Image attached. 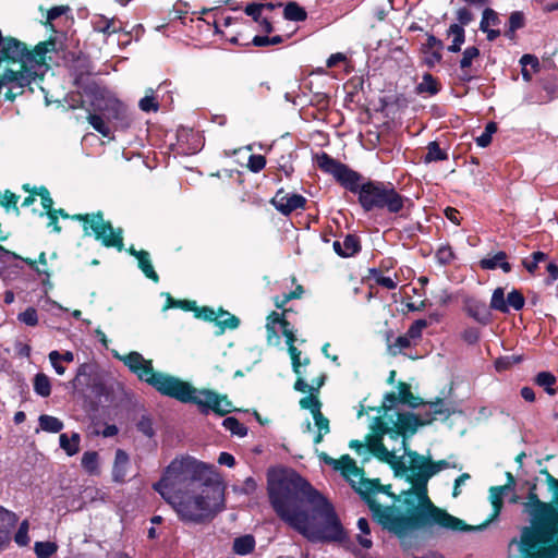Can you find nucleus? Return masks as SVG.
Segmentation results:
<instances>
[{"label":"nucleus","mask_w":558,"mask_h":558,"mask_svg":"<svg viewBox=\"0 0 558 558\" xmlns=\"http://www.w3.org/2000/svg\"><path fill=\"white\" fill-rule=\"evenodd\" d=\"M441 89V84L437 77L430 73H424L422 82L417 84L415 90L417 94H428L429 96L437 95Z\"/></svg>","instance_id":"nucleus-28"},{"label":"nucleus","mask_w":558,"mask_h":558,"mask_svg":"<svg viewBox=\"0 0 558 558\" xmlns=\"http://www.w3.org/2000/svg\"><path fill=\"white\" fill-rule=\"evenodd\" d=\"M39 426L48 433H59L63 429V422L56 416L43 414L39 416Z\"/></svg>","instance_id":"nucleus-40"},{"label":"nucleus","mask_w":558,"mask_h":558,"mask_svg":"<svg viewBox=\"0 0 558 558\" xmlns=\"http://www.w3.org/2000/svg\"><path fill=\"white\" fill-rule=\"evenodd\" d=\"M94 31L97 33H102L105 35H112L118 33L121 27L116 25L113 20H109L105 16H99L96 21L93 22Z\"/></svg>","instance_id":"nucleus-39"},{"label":"nucleus","mask_w":558,"mask_h":558,"mask_svg":"<svg viewBox=\"0 0 558 558\" xmlns=\"http://www.w3.org/2000/svg\"><path fill=\"white\" fill-rule=\"evenodd\" d=\"M418 469V472L413 474V477L417 478L421 483L427 486L428 481L436 475L438 472L446 470L450 466L449 462L445 459L434 461L430 457L421 454L418 459V465H413Z\"/></svg>","instance_id":"nucleus-17"},{"label":"nucleus","mask_w":558,"mask_h":558,"mask_svg":"<svg viewBox=\"0 0 558 558\" xmlns=\"http://www.w3.org/2000/svg\"><path fill=\"white\" fill-rule=\"evenodd\" d=\"M508 255L504 251H499L493 256H487L480 260V267L484 270H495L500 268L505 274L512 270L511 264L507 260Z\"/></svg>","instance_id":"nucleus-24"},{"label":"nucleus","mask_w":558,"mask_h":558,"mask_svg":"<svg viewBox=\"0 0 558 558\" xmlns=\"http://www.w3.org/2000/svg\"><path fill=\"white\" fill-rule=\"evenodd\" d=\"M398 402V393L390 391L384 396L383 403L379 407H369L368 411H376L377 413H384V415H389V411H391L392 407Z\"/></svg>","instance_id":"nucleus-47"},{"label":"nucleus","mask_w":558,"mask_h":558,"mask_svg":"<svg viewBox=\"0 0 558 558\" xmlns=\"http://www.w3.org/2000/svg\"><path fill=\"white\" fill-rule=\"evenodd\" d=\"M266 166V158L263 155H251L247 160V168L254 173H258Z\"/></svg>","instance_id":"nucleus-63"},{"label":"nucleus","mask_w":558,"mask_h":558,"mask_svg":"<svg viewBox=\"0 0 558 558\" xmlns=\"http://www.w3.org/2000/svg\"><path fill=\"white\" fill-rule=\"evenodd\" d=\"M166 303L162 307L163 311L169 308H180L185 312H192L195 310V301L193 300H175L170 293H166Z\"/></svg>","instance_id":"nucleus-42"},{"label":"nucleus","mask_w":558,"mask_h":558,"mask_svg":"<svg viewBox=\"0 0 558 558\" xmlns=\"http://www.w3.org/2000/svg\"><path fill=\"white\" fill-rule=\"evenodd\" d=\"M378 415L374 417L369 428L371 433L368 435L384 438L387 435L390 439L395 440V436L392 433V424L393 418L391 415H384V413H377Z\"/></svg>","instance_id":"nucleus-23"},{"label":"nucleus","mask_w":558,"mask_h":558,"mask_svg":"<svg viewBox=\"0 0 558 558\" xmlns=\"http://www.w3.org/2000/svg\"><path fill=\"white\" fill-rule=\"evenodd\" d=\"M33 386L35 392L44 398H47L51 393V384L49 377L44 373H38L35 375L33 380Z\"/></svg>","instance_id":"nucleus-38"},{"label":"nucleus","mask_w":558,"mask_h":558,"mask_svg":"<svg viewBox=\"0 0 558 558\" xmlns=\"http://www.w3.org/2000/svg\"><path fill=\"white\" fill-rule=\"evenodd\" d=\"M534 383L539 386V387H543L544 390L549 395V396H555L557 395L558 392V389L556 388V384H557V378L556 376L550 373V372H539L535 378H534Z\"/></svg>","instance_id":"nucleus-31"},{"label":"nucleus","mask_w":558,"mask_h":558,"mask_svg":"<svg viewBox=\"0 0 558 558\" xmlns=\"http://www.w3.org/2000/svg\"><path fill=\"white\" fill-rule=\"evenodd\" d=\"M51 213L62 219H71L82 223L83 235L94 236V239L101 243L105 247H113L119 252L123 250V230L121 228L114 229L111 221L105 220V215L101 210L87 214H73L70 215L63 208L56 209L53 206L50 208Z\"/></svg>","instance_id":"nucleus-7"},{"label":"nucleus","mask_w":558,"mask_h":558,"mask_svg":"<svg viewBox=\"0 0 558 558\" xmlns=\"http://www.w3.org/2000/svg\"><path fill=\"white\" fill-rule=\"evenodd\" d=\"M14 541L21 547L28 545L29 536H28V521L27 520H24L20 524L19 530L14 535Z\"/></svg>","instance_id":"nucleus-61"},{"label":"nucleus","mask_w":558,"mask_h":558,"mask_svg":"<svg viewBox=\"0 0 558 558\" xmlns=\"http://www.w3.org/2000/svg\"><path fill=\"white\" fill-rule=\"evenodd\" d=\"M194 316L198 319L214 323L218 330L216 331L217 336L222 335L227 329L234 330L236 329L241 320L238 316H230V318L217 319L216 311L210 306H197L195 303V310H192Z\"/></svg>","instance_id":"nucleus-15"},{"label":"nucleus","mask_w":558,"mask_h":558,"mask_svg":"<svg viewBox=\"0 0 558 558\" xmlns=\"http://www.w3.org/2000/svg\"><path fill=\"white\" fill-rule=\"evenodd\" d=\"M359 204L365 213L385 210L390 215L408 218L413 201L399 193L390 182L367 180L360 189Z\"/></svg>","instance_id":"nucleus-6"},{"label":"nucleus","mask_w":558,"mask_h":558,"mask_svg":"<svg viewBox=\"0 0 558 558\" xmlns=\"http://www.w3.org/2000/svg\"><path fill=\"white\" fill-rule=\"evenodd\" d=\"M87 121L104 137L110 136L111 130L100 114L88 112Z\"/></svg>","instance_id":"nucleus-46"},{"label":"nucleus","mask_w":558,"mask_h":558,"mask_svg":"<svg viewBox=\"0 0 558 558\" xmlns=\"http://www.w3.org/2000/svg\"><path fill=\"white\" fill-rule=\"evenodd\" d=\"M58 550V545L54 542H36L34 551L38 558H49Z\"/></svg>","instance_id":"nucleus-49"},{"label":"nucleus","mask_w":558,"mask_h":558,"mask_svg":"<svg viewBox=\"0 0 558 558\" xmlns=\"http://www.w3.org/2000/svg\"><path fill=\"white\" fill-rule=\"evenodd\" d=\"M398 390L399 403L405 404L412 409H416L425 404V401L421 397L414 396L410 384L405 381H399Z\"/></svg>","instance_id":"nucleus-27"},{"label":"nucleus","mask_w":558,"mask_h":558,"mask_svg":"<svg viewBox=\"0 0 558 558\" xmlns=\"http://www.w3.org/2000/svg\"><path fill=\"white\" fill-rule=\"evenodd\" d=\"M222 426L232 435L245 437L247 435V427L244 426L236 417L228 416L222 421Z\"/></svg>","instance_id":"nucleus-44"},{"label":"nucleus","mask_w":558,"mask_h":558,"mask_svg":"<svg viewBox=\"0 0 558 558\" xmlns=\"http://www.w3.org/2000/svg\"><path fill=\"white\" fill-rule=\"evenodd\" d=\"M351 487L360 495L369 508L373 519L380 525L381 515H387L386 506L380 505L374 497L375 494L381 493L393 500V505L400 500L399 495L391 492V485H383L379 478H362L359 484L351 481Z\"/></svg>","instance_id":"nucleus-8"},{"label":"nucleus","mask_w":558,"mask_h":558,"mask_svg":"<svg viewBox=\"0 0 558 558\" xmlns=\"http://www.w3.org/2000/svg\"><path fill=\"white\" fill-rule=\"evenodd\" d=\"M539 473L545 476L548 492L551 495H555V498L558 500V478L550 474L546 468L542 469Z\"/></svg>","instance_id":"nucleus-64"},{"label":"nucleus","mask_w":558,"mask_h":558,"mask_svg":"<svg viewBox=\"0 0 558 558\" xmlns=\"http://www.w3.org/2000/svg\"><path fill=\"white\" fill-rule=\"evenodd\" d=\"M480 56V49L475 46L465 48L460 60V69H470L474 59Z\"/></svg>","instance_id":"nucleus-56"},{"label":"nucleus","mask_w":558,"mask_h":558,"mask_svg":"<svg viewBox=\"0 0 558 558\" xmlns=\"http://www.w3.org/2000/svg\"><path fill=\"white\" fill-rule=\"evenodd\" d=\"M269 203L283 216H289L298 209L306 208L307 199L296 193H288L284 189H279Z\"/></svg>","instance_id":"nucleus-14"},{"label":"nucleus","mask_w":558,"mask_h":558,"mask_svg":"<svg viewBox=\"0 0 558 558\" xmlns=\"http://www.w3.org/2000/svg\"><path fill=\"white\" fill-rule=\"evenodd\" d=\"M299 403L301 409L310 410L312 415H314V413H317V411H320L322 408V402L319 401L317 395L314 392H311L308 396L303 397Z\"/></svg>","instance_id":"nucleus-51"},{"label":"nucleus","mask_w":558,"mask_h":558,"mask_svg":"<svg viewBox=\"0 0 558 558\" xmlns=\"http://www.w3.org/2000/svg\"><path fill=\"white\" fill-rule=\"evenodd\" d=\"M255 537L252 534H245L234 538L232 551L235 555L245 556L255 549Z\"/></svg>","instance_id":"nucleus-29"},{"label":"nucleus","mask_w":558,"mask_h":558,"mask_svg":"<svg viewBox=\"0 0 558 558\" xmlns=\"http://www.w3.org/2000/svg\"><path fill=\"white\" fill-rule=\"evenodd\" d=\"M282 335L286 338V343L288 345V352L291 359L293 373H298V367L300 365V356L301 351L294 345L296 341V337L294 333L293 326L291 323L284 317L280 323Z\"/></svg>","instance_id":"nucleus-20"},{"label":"nucleus","mask_w":558,"mask_h":558,"mask_svg":"<svg viewBox=\"0 0 558 558\" xmlns=\"http://www.w3.org/2000/svg\"><path fill=\"white\" fill-rule=\"evenodd\" d=\"M404 454L409 457V465L403 461V457H398L396 453L392 456V459L388 461V465L393 471V475L396 477H404L407 480L408 475H413L418 472L417 468L413 465H418V459H421V454L417 451L411 450L409 448H402Z\"/></svg>","instance_id":"nucleus-16"},{"label":"nucleus","mask_w":558,"mask_h":558,"mask_svg":"<svg viewBox=\"0 0 558 558\" xmlns=\"http://www.w3.org/2000/svg\"><path fill=\"white\" fill-rule=\"evenodd\" d=\"M489 307L492 310L498 311L502 314L509 313L507 299H505V290L501 287H498L494 290Z\"/></svg>","instance_id":"nucleus-41"},{"label":"nucleus","mask_w":558,"mask_h":558,"mask_svg":"<svg viewBox=\"0 0 558 558\" xmlns=\"http://www.w3.org/2000/svg\"><path fill=\"white\" fill-rule=\"evenodd\" d=\"M218 484L211 465L187 456L172 460L153 488L182 522L202 524L211 514L208 489Z\"/></svg>","instance_id":"nucleus-2"},{"label":"nucleus","mask_w":558,"mask_h":558,"mask_svg":"<svg viewBox=\"0 0 558 558\" xmlns=\"http://www.w3.org/2000/svg\"><path fill=\"white\" fill-rule=\"evenodd\" d=\"M498 130L497 123L494 121L488 122L485 125L484 132L476 137V144L480 147H487L492 143L493 134L496 133Z\"/></svg>","instance_id":"nucleus-50"},{"label":"nucleus","mask_w":558,"mask_h":558,"mask_svg":"<svg viewBox=\"0 0 558 558\" xmlns=\"http://www.w3.org/2000/svg\"><path fill=\"white\" fill-rule=\"evenodd\" d=\"M316 165L320 171L330 174L345 190L353 194L361 193L363 186L362 175L349 168L345 163L332 158L329 154L322 151L316 156Z\"/></svg>","instance_id":"nucleus-9"},{"label":"nucleus","mask_w":558,"mask_h":558,"mask_svg":"<svg viewBox=\"0 0 558 558\" xmlns=\"http://www.w3.org/2000/svg\"><path fill=\"white\" fill-rule=\"evenodd\" d=\"M506 484L498 485V486H492L489 487V501L492 504L493 511L489 514V517L481 524L478 525H471V532L472 531H483L486 529L489 523L494 522L498 519L500 515L502 508H504V497L509 493L514 490L515 487V477L511 472H506Z\"/></svg>","instance_id":"nucleus-11"},{"label":"nucleus","mask_w":558,"mask_h":558,"mask_svg":"<svg viewBox=\"0 0 558 558\" xmlns=\"http://www.w3.org/2000/svg\"><path fill=\"white\" fill-rule=\"evenodd\" d=\"M338 463L335 464L333 470L340 472V474L351 483V476L360 477V481L364 477V469L359 468L356 462L349 456L342 454L337 459Z\"/></svg>","instance_id":"nucleus-22"},{"label":"nucleus","mask_w":558,"mask_h":558,"mask_svg":"<svg viewBox=\"0 0 558 558\" xmlns=\"http://www.w3.org/2000/svg\"><path fill=\"white\" fill-rule=\"evenodd\" d=\"M136 428L140 433L145 435L148 438L154 437L155 429L153 427V421L148 415H142L140 421L136 424Z\"/></svg>","instance_id":"nucleus-60"},{"label":"nucleus","mask_w":558,"mask_h":558,"mask_svg":"<svg viewBox=\"0 0 558 558\" xmlns=\"http://www.w3.org/2000/svg\"><path fill=\"white\" fill-rule=\"evenodd\" d=\"M508 308L512 307L514 311H521L524 307L525 299L520 290L513 289L507 295Z\"/></svg>","instance_id":"nucleus-54"},{"label":"nucleus","mask_w":558,"mask_h":558,"mask_svg":"<svg viewBox=\"0 0 558 558\" xmlns=\"http://www.w3.org/2000/svg\"><path fill=\"white\" fill-rule=\"evenodd\" d=\"M124 365L135 374L140 380L155 388L162 396L173 398L182 403H193L199 412L207 415L213 411L218 416H225L231 411L232 402L226 395H219L210 389H196L190 383L172 375L156 372L151 360H145L136 352H130L121 357Z\"/></svg>","instance_id":"nucleus-5"},{"label":"nucleus","mask_w":558,"mask_h":558,"mask_svg":"<svg viewBox=\"0 0 558 558\" xmlns=\"http://www.w3.org/2000/svg\"><path fill=\"white\" fill-rule=\"evenodd\" d=\"M284 318L283 314H280L276 311H272L267 316V323H266V333H267V340L270 342L272 338H279L278 332L276 329V325H280L282 319Z\"/></svg>","instance_id":"nucleus-45"},{"label":"nucleus","mask_w":558,"mask_h":558,"mask_svg":"<svg viewBox=\"0 0 558 558\" xmlns=\"http://www.w3.org/2000/svg\"><path fill=\"white\" fill-rule=\"evenodd\" d=\"M429 405L430 411L425 412L421 420H430V424L437 418V416L447 420L451 416L452 412L446 407L444 399L437 397L434 401H425L424 405Z\"/></svg>","instance_id":"nucleus-26"},{"label":"nucleus","mask_w":558,"mask_h":558,"mask_svg":"<svg viewBox=\"0 0 558 558\" xmlns=\"http://www.w3.org/2000/svg\"><path fill=\"white\" fill-rule=\"evenodd\" d=\"M283 17L292 22H304L307 19V12L298 2L290 1L283 9Z\"/></svg>","instance_id":"nucleus-34"},{"label":"nucleus","mask_w":558,"mask_h":558,"mask_svg":"<svg viewBox=\"0 0 558 558\" xmlns=\"http://www.w3.org/2000/svg\"><path fill=\"white\" fill-rule=\"evenodd\" d=\"M57 39L49 37L47 40L40 41L33 49L27 47L26 66L28 64L44 65L48 52H57Z\"/></svg>","instance_id":"nucleus-19"},{"label":"nucleus","mask_w":558,"mask_h":558,"mask_svg":"<svg viewBox=\"0 0 558 558\" xmlns=\"http://www.w3.org/2000/svg\"><path fill=\"white\" fill-rule=\"evenodd\" d=\"M527 495L521 502L527 524L508 544V558H558V500L544 501L537 493V478L526 481Z\"/></svg>","instance_id":"nucleus-4"},{"label":"nucleus","mask_w":558,"mask_h":558,"mask_svg":"<svg viewBox=\"0 0 558 558\" xmlns=\"http://www.w3.org/2000/svg\"><path fill=\"white\" fill-rule=\"evenodd\" d=\"M296 157L294 150L281 154L276 158L277 169L284 173L286 178L290 179L294 173L293 159Z\"/></svg>","instance_id":"nucleus-35"},{"label":"nucleus","mask_w":558,"mask_h":558,"mask_svg":"<svg viewBox=\"0 0 558 558\" xmlns=\"http://www.w3.org/2000/svg\"><path fill=\"white\" fill-rule=\"evenodd\" d=\"M428 326L426 319H417L412 323L405 335L412 340L421 339L423 330Z\"/></svg>","instance_id":"nucleus-58"},{"label":"nucleus","mask_w":558,"mask_h":558,"mask_svg":"<svg viewBox=\"0 0 558 558\" xmlns=\"http://www.w3.org/2000/svg\"><path fill=\"white\" fill-rule=\"evenodd\" d=\"M267 493L276 514L302 535L322 542H342L345 531L333 505L291 468L268 473Z\"/></svg>","instance_id":"nucleus-1"},{"label":"nucleus","mask_w":558,"mask_h":558,"mask_svg":"<svg viewBox=\"0 0 558 558\" xmlns=\"http://www.w3.org/2000/svg\"><path fill=\"white\" fill-rule=\"evenodd\" d=\"M137 265H138V268L145 275V277H147L148 279H150L151 281H154L156 283L159 281V276L153 267V264L150 260V255L147 251H145V250L138 251Z\"/></svg>","instance_id":"nucleus-30"},{"label":"nucleus","mask_w":558,"mask_h":558,"mask_svg":"<svg viewBox=\"0 0 558 558\" xmlns=\"http://www.w3.org/2000/svg\"><path fill=\"white\" fill-rule=\"evenodd\" d=\"M36 196L40 197V203L44 208V211L49 210L54 202L50 195L49 190L45 185H40L36 189V191L33 192Z\"/></svg>","instance_id":"nucleus-59"},{"label":"nucleus","mask_w":558,"mask_h":558,"mask_svg":"<svg viewBox=\"0 0 558 558\" xmlns=\"http://www.w3.org/2000/svg\"><path fill=\"white\" fill-rule=\"evenodd\" d=\"M86 368L87 365L85 364L78 367L76 376L72 380V386L85 398L100 401L101 397L107 393V387L98 375L87 374Z\"/></svg>","instance_id":"nucleus-12"},{"label":"nucleus","mask_w":558,"mask_h":558,"mask_svg":"<svg viewBox=\"0 0 558 558\" xmlns=\"http://www.w3.org/2000/svg\"><path fill=\"white\" fill-rule=\"evenodd\" d=\"M341 244H342V250L344 252V254H342V257H344V258L354 256L362 248L361 240H360L359 235H356V234H351V233L347 234Z\"/></svg>","instance_id":"nucleus-37"},{"label":"nucleus","mask_w":558,"mask_h":558,"mask_svg":"<svg viewBox=\"0 0 558 558\" xmlns=\"http://www.w3.org/2000/svg\"><path fill=\"white\" fill-rule=\"evenodd\" d=\"M60 447L70 457L76 454L80 451L81 436L78 433H72L71 437L63 433L59 437Z\"/></svg>","instance_id":"nucleus-33"},{"label":"nucleus","mask_w":558,"mask_h":558,"mask_svg":"<svg viewBox=\"0 0 558 558\" xmlns=\"http://www.w3.org/2000/svg\"><path fill=\"white\" fill-rule=\"evenodd\" d=\"M369 274L378 286H381L388 290H393L397 288V282L390 277L383 276L380 269L372 268L369 269Z\"/></svg>","instance_id":"nucleus-55"},{"label":"nucleus","mask_w":558,"mask_h":558,"mask_svg":"<svg viewBox=\"0 0 558 558\" xmlns=\"http://www.w3.org/2000/svg\"><path fill=\"white\" fill-rule=\"evenodd\" d=\"M411 487L399 494L400 504L386 506L387 515H381L383 530L395 535L404 549L416 548L420 544L418 530L430 531L438 526L452 532H471V525L447 510L437 507L428 497L427 486L413 475L407 476Z\"/></svg>","instance_id":"nucleus-3"},{"label":"nucleus","mask_w":558,"mask_h":558,"mask_svg":"<svg viewBox=\"0 0 558 558\" xmlns=\"http://www.w3.org/2000/svg\"><path fill=\"white\" fill-rule=\"evenodd\" d=\"M508 26L511 27V32H517L525 26V16L521 11H514L510 14L508 20Z\"/></svg>","instance_id":"nucleus-62"},{"label":"nucleus","mask_w":558,"mask_h":558,"mask_svg":"<svg viewBox=\"0 0 558 558\" xmlns=\"http://www.w3.org/2000/svg\"><path fill=\"white\" fill-rule=\"evenodd\" d=\"M85 93L93 98L90 105L95 111H108L112 119H124L125 108L123 104L117 98L107 97L106 88L93 83L85 88Z\"/></svg>","instance_id":"nucleus-10"},{"label":"nucleus","mask_w":558,"mask_h":558,"mask_svg":"<svg viewBox=\"0 0 558 558\" xmlns=\"http://www.w3.org/2000/svg\"><path fill=\"white\" fill-rule=\"evenodd\" d=\"M500 23L497 12L490 8H486L483 11L482 21L480 23V29L486 32L490 25L496 26Z\"/></svg>","instance_id":"nucleus-52"},{"label":"nucleus","mask_w":558,"mask_h":558,"mask_svg":"<svg viewBox=\"0 0 558 558\" xmlns=\"http://www.w3.org/2000/svg\"><path fill=\"white\" fill-rule=\"evenodd\" d=\"M427 153L423 157L424 163L437 162L448 160L449 155L445 149H441L437 141H432L427 144Z\"/></svg>","instance_id":"nucleus-32"},{"label":"nucleus","mask_w":558,"mask_h":558,"mask_svg":"<svg viewBox=\"0 0 558 558\" xmlns=\"http://www.w3.org/2000/svg\"><path fill=\"white\" fill-rule=\"evenodd\" d=\"M426 425H430V420H421V416L413 412H398L392 424L395 440L401 437V448H409L408 439L416 434L418 427Z\"/></svg>","instance_id":"nucleus-13"},{"label":"nucleus","mask_w":558,"mask_h":558,"mask_svg":"<svg viewBox=\"0 0 558 558\" xmlns=\"http://www.w3.org/2000/svg\"><path fill=\"white\" fill-rule=\"evenodd\" d=\"M186 3H177L173 9L169 12V19L171 21L180 20L183 25H187L190 23H201L205 22V20L202 16H198L196 19L194 17H187V10Z\"/></svg>","instance_id":"nucleus-36"},{"label":"nucleus","mask_w":558,"mask_h":558,"mask_svg":"<svg viewBox=\"0 0 558 558\" xmlns=\"http://www.w3.org/2000/svg\"><path fill=\"white\" fill-rule=\"evenodd\" d=\"M129 464V454L123 449H117L112 466L113 482L120 484L125 482Z\"/></svg>","instance_id":"nucleus-25"},{"label":"nucleus","mask_w":558,"mask_h":558,"mask_svg":"<svg viewBox=\"0 0 558 558\" xmlns=\"http://www.w3.org/2000/svg\"><path fill=\"white\" fill-rule=\"evenodd\" d=\"M17 515L0 506V550L5 549L11 542V531L17 523Z\"/></svg>","instance_id":"nucleus-21"},{"label":"nucleus","mask_w":558,"mask_h":558,"mask_svg":"<svg viewBox=\"0 0 558 558\" xmlns=\"http://www.w3.org/2000/svg\"><path fill=\"white\" fill-rule=\"evenodd\" d=\"M463 311L469 317L483 326L492 322V313L486 303L475 296L469 295L463 299Z\"/></svg>","instance_id":"nucleus-18"},{"label":"nucleus","mask_w":558,"mask_h":558,"mask_svg":"<svg viewBox=\"0 0 558 558\" xmlns=\"http://www.w3.org/2000/svg\"><path fill=\"white\" fill-rule=\"evenodd\" d=\"M437 262L440 265H450L456 259V254L449 244L440 246L436 252Z\"/></svg>","instance_id":"nucleus-53"},{"label":"nucleus","mask_w":558,"mask_h":558,"mask_svg":"<svg viewBox=\"0 0 558 558\" xmlns=\"http://www.w3.org/2000/svg\"><path fill=\"white\" fill-rule=\"evenodd\" d=\"M17 319L31 327H35L38 324L37 310L33 306H28L24 312L17 315Z\"/></svg>","instance_id":"nucleus-57"},{"label":"nucleus","mask_w":558,"mask_h":558,"mask_svg":"<svg viewBox=\"0 0 558 558\" xmlns=\"http://www.w3.org/2000/svg\"><path fill=\"white\" fill-rule=\"evenodd\" d=\"M98 459L97 451H86L82 456L81 464L87 473L96 474L98 473Z\"/></svg>","instance_id":"nucleus-48"},{"label":"nucleus","mask_w":558,"mask_h":558,"mask_svg":"<svg viewBox=\"0 0 558 558\" xmlns=\"http://www.w3.org/2000/svg\"><path fill=\"white\" fill-rule=\"evenodd\" d=\"M19 199L20 196L10 190H5L3 193L0 192V205L7 210L12 209L16 216L20 215Z\"/></svg>","instance_id":"nucleus-43"}]
</instances>
